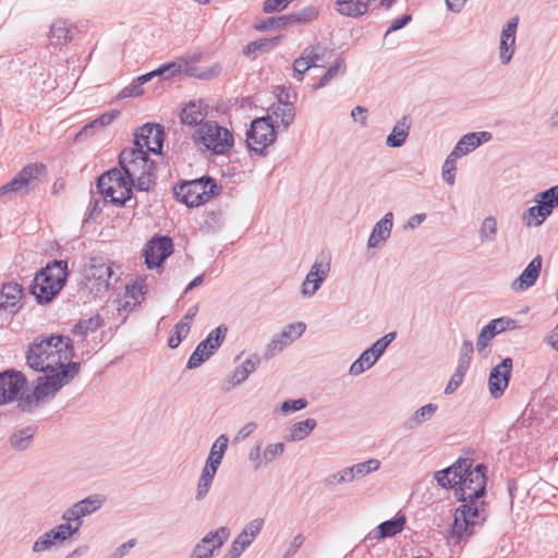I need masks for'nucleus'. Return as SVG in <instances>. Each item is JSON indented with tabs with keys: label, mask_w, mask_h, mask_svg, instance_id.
<instances>
[{
	"label": "nucleus",
	"mask_w": 558,
	"mask_h": 558,
	"mask_svg": "<svg viewBox=\"0 0 558 558\" xmlns=\"http://www.w3.org/2000/svg\"><path fill=\"white\" fill-rule=\"evenodd\" d=\"M73 356V341L69 337L51 335L34 339L26 352V364L45 375L37 378L32 393L21 396L17 405L23 412H33L78 375L81 364L72 362Z\"/></svg>",
	"instance_id": "obj_1"
},
{
	"label": "nucleus",
	"mask_w": 558,
	"mask_h": 558,
	"mask_svg": "<svg viewBox=\"0 0 558 558\" xmlns=\"http://www.w3.org/2000/svg\"><path fill=\"white\" fill-rule=\"evenodd\" d=\"M486 470L484 464L472 469L469 459H459L451 466L437 471L435 480L444 488L456 487V496L462 502L454 511L450 539L454 544L471 537L475 529L487 519L485 502L480 501L486 493Z\"/></svg>",
	"instance_id": "obj_2"
},
{
	"label": "nucleus",
	"mask_w": 558,
	"mask_h": 558,
	"mask_svg": "<svg viewBox=\"0 0 558 558\" xmlns=\"http://www.w3.org/2000/svg\"><path fill=\"white\" fill-rule=\"evenodd\" d=\"M119 166L141 192H148L156 182V165L143 149L124 148L119 155Z\"/></svg>",
	"instance_id": "obj_3"
},
{
	"label": "nucleus",
	"mask_w": 558,
	"mask_h": 558,
	"mask_svg": "<svg viewBox=\"0 0 558 558\" xmlns=\"http://www.w3.org/2000/svg\"><path fill=\"white\" fill-rule=\"evenodd\" d=\"M68 263L53 260L41 268L31 284V292L39 304L49 303L62 290L68 279Z\"/></svg>",
	"instance_id": "obj_4"
},
{
	"label": "nucleus",
	"mask_w": 558,
	"mask_h": 558,
	"mask_svg": "<svg viewBox=\"0 0 558 558\" xmlns=\"http://www.w3.org/2000/svg\"><path fill=\"white\" fill-rule=\"evenodd\" d=\"M118 168L102 173L97 180V189L105 198L116 205H124L132 196L133 182Z\"/></svg>",
	"instance_id": "obj_5"
},
{
	"label": "nucleus",
	"mask_w": 558,
	"mask_h": 558,
	"mask_svg": "<svg viewBox=\"0 0 558 558\" xmlns=\"http://www.w3.org/2000/svg\"><path fill=\"white\" fill-rule=\"evenodd\" d=\"M46 175L47 167L44 163H28L11 181L0 187V196L26 195L37 189Z\"/></svg>",
	"instance_id": "obj_6"
},
{
	"label": "nucleus",
	"mask_w": 558,
	"mask_h": 558,
	"mask_svg": "<svg viewBox=\"0 0 558 558\" xmlns=\"http://www.w3.org/2000/svg\"><path fill=\"white\" fill-rule=\"evenodd\" d=\"M217 189L216 181L209 177L186 181L173 187L177 199L189 207H197L208 202Z\"/></svg>",
	"instance_id": "obj_7"
},
{
	"label": "nucleus",
	"mask_w": 558,
	"mask_h": 558,
	"mask_svg": "<svg viewBox=\"0 0 558 558\" xmlns=\"http://www.w3.org/2000/svg\"><path fill=\"white\" fill-rule=\"evenodd\" d=\"M194 141L202 143L216 155L227 154L233 146V134L217 122H205L194 134Z\"/></svg>",
	"instance_id": "obj_8"
},
{
	"label": "nucleus",
	"mask_w": 558,
	"mask_h": 558,
	"mask_svg": "<svg viewBox=\"0 0 558 558\" xmlns=\"http://www.w3.org/2000/svg\"><path fill=\"white\" fill-rule=\"evenodd\" d=\"M277 133L270 117L256 118L252 121L246 132L247 147L256 154L263 155L264 150L276 141Z\"/></svg>",
	"instance_id": "obj_9"
},
{
	"label": "nucleus",
	"mask_w": 558,
	"mask_h": 558,
	"mask_svg": "<svg viewBox=\"0 0 558 558\" xmlns=\"http://www.w3.org/2000/svg\"><path fill=\"white\" fill-rule=\"evenodd\" d=\"M163 128L155 123H146L138 128L134 134V148H140L153 154H160L163 144Z\"/></svg>",
	"instance_id": "obj_10"
},
{
	"label": "nucleus",
	"mask_w": 558,
	"mask_h": 558,
	"mask_svg": "<svg viewBox=\"0 0 558 558\" xmlns=\"http://www.w3.org/2000/svg\"><path fill=\"white\" fill-rule=\"evenodd\" d=\"M105 501L106 498L102 495H90L68 508L62 514V520L77 526L78 531L83 524V518L100 509Z\"/></svg>",
	"instance_id": "obj_11"
},
{
	"label": "nucleus",
	"mask_w": 558,
	"mask_h": 558,
	"mask_svg": "<svg viewBox=\"0 0 558 558\" xmlns=\"http://www.w3.org/2000/svg\"><path fill=\"white\" fill-rule=\"evenodd\" d=\"M77 533V526L72 523H61L40 535L33 545L34 553L48 550L53 546L63 544Z\"/></svg>",
	"instance_id": "obj_12"
},
{
	"label": "nucleus",
	"mask_w": 558,
	"mask_h": 558,
	"mask_svg": "<svg viewBox=\"0 0 558 558\" xmlns=\"http://www.w3.org/2000/svg\"><path fill=\"white\" fill-rule=\"evenodd\" d=\"M306 329V325L302 322L290 324L283 330L276 335L266 345L264 357L270 360L277 353L281 352L287 345L300 338Z\"/></svg>",
	"instance_id": "obj_13"
},
{
	"label": "nucleus",
	"mask_w": 558,
	"mask_h": 558,
	"mask_svg": "<svg viewBox=\"0 0 558 558\" xmlns=\"http://www.w3.org/2000/svg\"><path fill=\"white\" fill-rule=\"evenodd\" d=\"M26 384L25 375L19 371L0 373V404L15 400Z\"/></svg>",
	"instance_id": "obj_14"
},
{
	"label": "nucleus",
	"mask_w": 558,
	"mask_h": 558,
	"mask_svg": "<svg viewBox=\"0 0 558 558\" xmlns=\"http://www.w3.org/2000/svg\"><path fill=\"white\" fill-rule=\"evenodd\" d=\"M172 252L173 243L169 236L154 238L145 245V263L148 268L158 267Z\"/></svg>",
	"instance_id": "obj_15"
},
{
	"label": "nucleus",
	"mask_w": 558,
	"mask_h": 558,
	"mask_svg": "<svg viewBox=\"0 0 558 558\" xmlns=\"http://www.w3.org/2000/svg\"><path fill=\"white\" fill-rule=\"evenodd\" d=\"M229 535L230 531L226 526L207 533L194 547L191 558H211L214 551L223 545Z\"/></svg>",
	"instance_id": "obj_16"
},
{
	"label": "nucleus",
	"mask_w": 558,
	"mask_h": 558,
	"mask_svg": "<svg viewBox=\"0 0 558 558\" xmlns=\"http://www.w3.org/2000/svg\"><path fill=\"white\" fill-rule=\"evenodd\" d=\"M512 367V359L506 357L490 371L488 377V388L490 395L494 398H499L502 396L504 391L508 387Z\"/></svg>",
	"instance_id": "obj_17"
},
{
	"label": "nucleus",
	"mask_w": 558,
	"mask_h": 558,
	"mask_svg": "<svg viewBox=\"0 0 558 558\" xmlns=\"http://www.w3.org/2000/svg\"><path fill=\"white\" fill-rule=\"evenodd\" d=\"M518 24L519 17L513 16L502 27L499 45V58L502 64H508L513 57Z\"/></svg>",
	"instance_id": "obj_18"
},
{
	"label": "nucleus",
	"mask_w": 558,
	"mask_h": 558,
	"mask_svg": "<svg viewBox=\"0 0 558 558\" xmlns=\"http://www.w3.org/2000/svg\"><path fill=\"white\" fill-rule=\"evenodd\" d=\"M330 270V264L328 262L323 263L316 260L308 274L306 275L305 280L302 284V293L304 296H312L319 289L320 284L325 281Z\"/></svg>",
	"instance_id": "obj_19"
},
{
	"label": "nucleus",
	"mask_w": 558,
	"mask_h": 558,
	"mask_svg": "<svg viewBox=\"0 0 558 558\" xmlns=\"http://www.w3.org/2000/svg\"><path fill=\"white\" fill-rule=\"evenodd\" d=\"M112 268L109 264L105 263L101 258H92L87 268L86 277L88 280L96 281V290H108L111 286Z\"/></svg>",
	"instance_id": "obj_20"
},
{
	"label": "nucleus",
	"mask_w": 558,
	"mask_h": 558,
	"mask_svg": "<svg viewBox=\"0 0 558 558\" xmlns=\"http://www.w3.org/2000/svg\"><path fill=\"white\" fill-rule=\"evenodd\" d=\"M543 258L541 255H536L521 272V275L511 282V289L513 291H525L533 287L542 270Z\"/></svg>",
	"instance_id": "obj_21"
},
{
	"label": "nucleus",
	"mask_w": 558,
	"mask_h": 558,
	"mask_svg": "<svg viewBox=\"0 0 558 558\" xmlns=\"http://www.w3.org/2000/svg\"><path fill=\"white\" fill-rule=\"evenodd\" d=\"M23 289L16 282L4 283L0 290V310L15 313L21 307Z\"/></svg>",
	"instance_id": "obj_22"
},
{
	"label": "nucleus",
	"mask_w": 558,
	"mask_h": 558,
	"mask_svg": "<svg viewBox=\"0 0 558 558\" xmlns=\"http://www.w3.org/2000/svg\"><path fill=\"white\" fill-rule=\"evenodd\" d=\"M392 227L393 214L389 211L373 227L367 240V246L373 248L386 242L391 234Z\"/></svg>",
	"instance_id": "obj_23"
},
{
	"label": "nucleus",
	"mask_w": 558,
	"mask_h": 558,
	"mask_svg": "<svg viewBox=\"0 0 558 558\" xmlns=\"http://www.w3.org/2000/svg\"><path fill=\"white\" fill-rule=\"evenodd\" d=\"M207 116V107L202 101H190L180 113V120L186 125H198Z\"/></svg>",
	"instance_id": "obj_24"
},
{
	"label": "nucleus",
	"mask_w": 558,
	"mask_h": 558,
	"mask_svg": "<svg viewBox=\"0 0 558 558\" xmlns=\"http://www.w3.org/2000/svg\"><path fill=\"white\" fill-rule=\"evenodd\" d=\"M412 120L409 116H403L393 126L391 133L386 138V145L391 148L401 147L410 133Z\"/></svg>",
	"instance_id": "obj_25"
},
{
	"label": "nucleus",
	"mask_w": 558,
	"mask_h": 558,
	"mask_svg": "<svg viewBox=\"0 0 558 558\" xmlns=\"http://www.w3.org/2000/svg\"><path fill=\"white\" fill-rule=\"evenodd\" d=\"M144 287L133 284L126 287L125 293L123 298L119 301L118 312L121 315L122 313H129L137 307L144 299Z\"/></svg>",
	"instance_id": "obj_26"
},
{
	"label": "nucleus",
	"mask_w": 558,
	"mask_h": 558,
	"mask_svg": "<svg viewBox=\"0 0 558 558\" xmlns=\"http://www.w3.org/2000/svg\"><path fill=\"white\" fill-rule=\"evenodd\" d=\"M260 363V359L257 354H254L246 359L239 367H236L229 377V383L234 387L247 379V377L254 373Z\"/></svg>",
	"instance_id": "obj_27"
},
{
	"label": "nucleus",
	"mask_w": 558,
	"mask_h": 558,
	"mask_svg": "<svg viewBox=\"0 0 558 558\" xmlns=\"http://www.w3.org/2000/svg\"><path fill=\"white\" fill-rule=\"evenodd\" d=\"M75 27L66 21L57 20L50 28V38L53 46H61L72 39Z\"/></svg>",
	"instance_id": "obj_28"
},
{
	"label": "nucleus",
	"mask_w": 558,
	"mask_h": 558,
	"mask_svg": "<svg viewBox=\"0 0 558 558\" xmlns=\"http://www.w3.org/2000/svg\"><path fill=\"white\" fill-rule=\"evenodd\" d=\"M381 353L376 349H373V344L366 349L357 360H355L350 366L349 373L353 376H357L373 366L376 361L380 357Z\"/></svg>",
	"instance_id": "obj_29"
},
{
	"label": "nucleus",
	"mask_w": 558,
	"mask_h": 558,
	"mask_svg": "<svg viewBox=\"0 0 558 558\" xmlns=\"http://www.w3.org/2000/svg\"><path fill=\"white\" fill-rule=\"evenodd\" d=\"M405 517L398 515L380 523L374 532L375 539L392 537L404 529Z\"/></svg>",
	"instance_id": "obj_30"
},
{
	"label": "nucleus",
	"mask_w": 558,
	"mask_h": 558,
	"mask_svg": "<svg viewBox=\"0 0 558 558\" xmlns=\"http://www.w3.org/2000/svg\"><path fill=\"white\" fill-rule=\"evenodd\" d=\"M438 407L434 403H428L420 409H417L411 417H409L404 423L403 427L405 429H413L422 425L432 418V416L436 413Z\"/></svg>",
	"instance_id": "obj_31"
},
{
	"label": "nucleus",
	"mask_w": 558,
	"mask_h": 558,
	"mask_svg": "<svg viewBox=\"0 0 558 558\" xmlns=\"http://www.w3.org/2000/svg\"><path fill=\"white\" fill-rule=\"evenodd\" d=\"M180 72L181 65L172 62L163 64L149 73L143 74L138 76L135 81H137L143 86L145 83L149 82L154 77L158 76L161 80H168L174 76L175 74H179Z\"/></svg>",
	"instance_id": "obj_32"
},
{
	"label": "nucleus",
	"mask_w": 558,
	"mask_h": 558,
	"mask_svg": "<svg viewBox=\"0 0 558 558\" xmlns=\"http://www.w3.org/2000/svg\"><path fill=\"white\" fill-rule=\"evenodd\" d=\"M316 425L317 422L315 418H306L293 424L289 435L286 436L287 441H300L305 439L315 429Z\"/></svg>",
	"instance_id": "obj_33"
},
{
	"label": "nucleus",
	"mask_w": 558,
	"mask_h": 558,
	"mask_svg": "<svg viewBox=\"0 0 558 558\" xmlns=\"http://www.w3.org/2000/svg\"><path fill=\"white\" fill-rule=\"evenodd\" d=\"M102 325H104V318L99 314H95V315L90 316L87 319L78 320L74 325V327L72 329V332H73L74 336H78L81 338H85L89 333L96 331Z\"/></svg>",
	"instance_id": "obj_34"
},
{
	"label": "nucleus",
	"mask_w": 558,
	"mask_h": 558,
	"mask_svg": "<svg viewBox=\"0 0 558 558\" xmlns=\"http://www.w3.org/2000/svg\"><path fill=\"white\" fill-rule=\"evenodd\" d=\"M35 434L33 426H26L15 430L10 437V445L14 450L23 451L28 448Z\"/></svg>",
	"instance_id": "obj_35"
},
{
	"label": "nucleus",
	"mask_w": 558,
	"mask_h": 558,
	"mask_svg": "<svg viewBox=\"0 0 558 558\" xmlns=\"http://www.w3.org/2000/svg\"><path fill=\"white\" fill-rule=\"evenodd\" d=\"M535 203H541L545 213L549 217L554 208L558 207V185L551 186L550 189L537 193L534 197Z\"/></svg>",
	"instance_id": "obj_36"
},
{
	"label": "nucleus",
	"mask_w": 558,
	"mask_h": 558,
	"mask_svg": "<svg viewBox=\"0 0 558 558\" xmlns=\"http://www.w3.org/2000/svg\"><path fill=\"white\" fill-rule=\"evenodd\" d=\"M493 135L490 132H472L463 135L459 143L464 147H468V151H472L481 146L483 143H487L492 140Z\"/></svg>",
	"instance_id": "obj_37"
},
{
	"label": "nucleus",
	"mask_w": 558,
	"mask_h": 558,
	"mask_svg": "<svg viewBox=\"0 0 558 558\" xmlns=\"http://www.w3.org/2000/svg\"><path fill=\"white\" fill-rule=\"evenodd\" d=\"M498 231L497 219L494 216H487L478 229L481 243H490L495 241Z\"/></svg>",
	"instance_id": "obj_38"
},
{
	"label": "nucleus",
	"mask_w": 558,
	"mask_h": 558,
	"mask_svg": "<svg viewBox=\"0 0 558 558\" xmlns=\"http://www.w3.org/2000/svg\"><path fill=\"white\" fill-rule=\"evenodd\" d=\"M548 218L541 203H536V205L530 207L523 214L524 225L527 227H539L543 222Z\"/></svg>",
	"instance_id": "obj_39"
},
{
	"label": "nucleus",
	"mask_w": 558,
	"mask_h": 558,
	"mask_svg": "<svg viewBox=\"0 0 558 558\" xmlns=\"http://www.w3.org/2000/svg\"><path fill=\"white\" fill-rule=\"evenodd\" d=\"M215 352L209 350L208 347L202 341L197 344L194 352L191 354L186 367L194 369L199 367L205 361H207Z\"/></svg>",
	"instance_id": "obj_40"
},
{
	"label": "nucleus",
	"mask_w": 558,
	"mask_h": 558,
	"mask_svg": "<svg viewBox=\"0 0 558 558\" xmlns=\"http://www.w3.org/2000/svg\"><path fill=\"white\" fill-rule=\"evenodd\" d=\"M227 332L228 327L225 324L219 325L217 328L210 331L206 339H204L202 342L205 343L209 350L216 352L225 341Z\"/></svg>",
	"instance_id": "obj_41"
},
{
	"label": "nucleus",
	"mask_w": 558,
	"mask_h": 558,
	"mask_svg": "<svg viewBox=\"0 0 558 558\" xmlns=\"http://www.w3.org/2000/svg\"><path fill=\"white\" fill-rule=\"evenodd\" d=\"M288 16L290 17V24H306L317 19L318 10L313 5H308L291 14H288Z\"/></svg>",
	"instance_id": "obj_42"
},
{
	"label": "nucleus",
	"mask_w": 558,
	"mask_h": 558,
	"mask_svg": "<svg viewBox=\"0 0 558 558\" xmlns=\"http://www.w3.org/2000/svg\"><path fill=\"white\" fill-rule=\"evenodd\" d=\"M279 40V37H275L272 39H267V38H264V39H259V40H254V41H251L248 43L244 49H243V53L246 56V57H253L255 58L257 53H260V52H265L268 50V48L272 45V44H276L277 41Z\"/></svg>",
	"instance_id": "obj_43"
},
{
	"label": "nucleus",
	"mask_w": 558,
	"mask_h": 558,
	"mask_svg": "<svg viewBox=\"0 0 558 558\" xmlns=\"http://www.w3.org/2000/svg\"><path fill=\"white\" fill-rule=\"evenodd\" d=\"M191 326L187 322L180 320L173 328V333L168 339V345L175 349L190 332Z\"/></svg>",
	"instance_id": "obj_44"
},
{
	"label": "nucleus",
	"mask_w": 558,
	"mask_h": 558,
	"mask_svg": "<svg viewBox=\"0 0 558 558\" xmlns=\"http://www.w3.org/2000/svg\"><path fill=\"white\" fill-rule=\"evenodd\" d=\"M353 478L363 477L372 472L377 471L380 468V461L377 459H369L367 461L356 463L352 466Z\"/></svg>",
	"instance_id": "obj_45"
},
{
	"label": "nucleus",
	"mask_w": 558,
	"mask_h": 558,
	"mask_svg": "<svg viewBox=\"0 0 558 558\" xmlns=\"http://www.w3.org/2000/svg\"><path fill=\"white\" fill-rule=\"evenodd\" d=\"M326 51L327 49L325 47H323L320 44H317L315 46L306 47L302 54L311 63L312 68H316L322 66L319 62L323 61Z\"/></svg>",
	"instance_id": "obj_46"
},
{
	"label": "nucleus",
	"mask_w": 558,
	"mask_h": 558,
	"mask_svg": "<svg viewBox=\"0 0 558 558\" xmlns=\"http://www.w3.org/2000/svg\"><path fill=\"white\" fill-rule=\"evenodd\" d=\"M344 72V61L342 59H338L333 65H331L327 72L323 75L319 82L314 85V89H319L325 87L330 83L332 78L342 74Z\"/></svg>",
	"instance_id": "obj_47"
},
{
	"label": "nucleus",
	"mask_w": 558,
	"mask_h": 558,
	"mask_svg": "<svg viewBox=\"0 0 558 558\" xmlns=\"http://www.w3.org/2000/svg\"><path fill=\"white\" fill-rule=\"evenodd\" d=\"M272 114L280 120L283 129H288L295 117L293 105H279L274 108Z\"/></svg>",
	"instance_id": "obj_48"
},
{
	"label": "nucleus",
	"mask_w": 558,
	"mask_h": 558,
	"mask_svg": "<svg viewBox=\"0 0 558 558\" xmlns=\"http://www.w3.org/2000/svg\"><path fill=\"white\" fill-rule=\"evenodd\" d=\"M229 438L227 435H220L216 441L213 444L208 459L216 461L217 463H221L225 452L228 448Z\"/></svg>",
	"instance_id": "obj_49"
},
{
	"label": "nucleus",
	"mask_w": 558,
	"mask_h": 558,
	"mask_svg": "<svg viewBox=\"0 0 558 558\" xmlns=\"http://www.w3.org/2000/svg\"><path fill=\"white\" fill-rule=\"evenodd\" d=\"M289 19L290 17L288 15L268 17L256 24L255 28L263 32L276 27H286L287 25H290Z\"/></svg>",
	"instance_id": "obj_50"
},
{
	"label": "nucleus",
	"mask_w": 558,
	"mask_h": 558,
	"mask_svg": "<svg viewBox=\"0 0 558 558\" xmlns=\"http://www.w3.org/2000/svg\"><path fill=\"white\" fill-rule=\"evenodd\" d=\"M497 331L492 327L490 323L482 328L476 340V349L483 351L489 343V341L497 336Z\"/></svg>",
	"instance_id": "obj_51"
},
{
	"label": "nucleus",
	"mask_w": 558,
	"mask_h": 558,
	"mask_svg": "<svg viewBox=\"0 0 558 558\" xmlns=\"http://www.w3.org/2000/svg\"><path fill=\"white\" fill-rule=\"evenodd\" d=\"M213 482H214V477L201 473V476L197 482L196 494H195V499L197 501L203 500L207 496V494L213 485Z\"/></svg>",
	"instance_id": "obj_52"
},
{
	"label": "nucleus",
	"mask_w": 558,
	"mask_h": 558,
	"mask_svg": "<svg viewBox=\"0 0 558 558\" xmlns=\"http://www.w3.org/2000/svg\"><path fill=\"white\" fill-rule=\"evenodd\" d=\"M351 471L352 469L350 466L344 468L343 470L328 476L325 482L328 485L351 483L354 480Z\"/></svg>",
	"instance_id": "obj_53"
},
{
	"label": "nucleus",
	"mask_w": 558,
	"mask_h": 558,
	"mask_svg": "<svg viewBox=\"0 0 558 558\" xmlns=\"http://www.w3.org/2000/svg\"><path fill=\"white\" fill-rule=\"evenodd\" d=\"M473 351L474 347L472 341L464 340L460 349V359L458 366L468 369L472 359Z\"/></svg>",
	"instance_id": "obj_54"
},
{
	"label": "nucleus",
	"mask_w": 558,
	"mask_h": 558,
	"mask_svg": "<svg viewBox=\"0 0 558 558\" xmlns=\"http://www.w3.org/2000/svg\"><path fill=\"white\" fill-rule=\"evenodd\" d=\"M489 323L492 327L495 328L497 333L504 332L506 330H513L518 327L517 320L509 317L495 318Z\"/></svg>",
	"instance_id": "obj_55"
},
{
	"label": "nucleus",
	"mask_w": 558,
	"mask_h": 558,
	"mask_svg": "<svg viewBox=\"0 0 558 558\" xmlns=\"http://www.w3.org/2000/svg\"><path fill=\"white\" fill-rule=\"evenodd\" d=\"M456 160L447 157L442 165V179L449 185H453L456 181Z\"/></svg>",
	"instance_id": "obj_56"
},
{
	"label": "nucleus",
	"mask_w": 558,
	"mask_h": 558,
	"mask_svg": "<svg viewBox=\"0 0 558 558\" xmlns=\"http://www.w3.org/2000/svg\"><path fill=\"white\" fill-rule=\"evenodd\" d=\"M466 371L468 369L461 368L460 366L457 367L456 372L453 373V375L451 376L449 383L447 384V386L445 388L446 395H450L454 390L458 389V387L462 384V380H463V377H464V374Z\"/></svg>",
	"instance_id": "obj_57"
},
{
	"label": "nucleus",
	"mask_w": 558,
	"mask_h": 558,
	"mask_svg": "<svg viewBox=\"0 0 558 558\" xmlns=\"http://www.w3.org/2000/svg\"><path fill=\"white\" fill-rule=\"evenodd\" d=\"M284 451V444L283 442H277L271 444L266 447L264 450V459L266 462H271L276 458L280 457Z\"/></svg>",
	"instance_id": "obj_58"
},
{
	"label": "nucleus",
	"mask_w": 558,
	"mask_h": 558,
	"mask_svg": "<svg viewBox=\"0 0 558 558\" xmlns=\"http://www.w3.org/2000/svg\"><path fill=\"white\" fill-rule=\"evenodd\" d=\"M311 63L304 58L303 54L294 60L293 62V70L295 74L298 75L299 81H303L304 74L307 70H310Z\"/></svg>",
	"instance_id": "obj_59"
},
{
	"label": "nucleus",
	"mask_w": 558,
	"mask_h": 558,
	"mask_svg": "<svg viewBox=\"0 0 558 558\" xmlns=\"http://www.w3.org/2000/svg\"><path fill=\"white\" fill-rule=\"evenodd\" d=\"M264 522H265L264 519L256 518V519L250 521L244 526V529L242 531L246 532L247 536H250L251 538L254 539L259 534V532L264 525Z\"/></svg>",
	"instance_id": "obj_60"
},
{
	"label": "nucleus",
	"mask_w": 558,
	"mask_h": 558,
	"mask_svg": "<svg viewBox=\"0 0 558 558\" xmlns=\"http://www.w3.org/2000/svg\"><path fill=\"white\" fill-rule=\"evenodd\" d=\"M143 94H144L143 86L137 81H134L131 85L124 87L120 92L119 97L120 98L135 97V96H141Z\"/></svg>",
	"instance_id": "obj_61"
},
{
	"label": "nucleus",
	"mask_w": 558,
	"mask_h": 558,
	"mask_svg": "<svg viewBox=\"0 0 558 558\" xmlns=\"http://www.w3.org/2000/svg\"><path fill=\"white\" fill-rule=\"evenodd\" d=\"M307 405V401L303 398L295 400H287L281 404V411L288 413L291 411H299Z\"/></svg>",
	"instance_id": "obj_62"
},
{
	"label": "nucleus",
	"mask_w": 558,
	"mask_h": 558,
	"mask_svg": "<svg viewBox=\"0 0 558 558\" xmlns=\"http://www.w3.org/2000/svg\"><path fill=\"white\" fill-rule=\"evenodd\" d=\"M102 128L96 123V119L83 126V129L76 134L75 141L86 140L94 132L101 130Z\"/></svg>",
	"instance_id": "obj_63"
},
{
	"label": "nucleus",
	"mask_w": 558,
	"mask_h": 558,
	"mask_svg": "<svg viewBox=\"0 0 558 558\" xmlns=\"http://www.w3.org/2000/svg\"><path fill=\"white\" fill-rule=\"evenodd\" d=\"M396 336L397 333L395 331L385 335L383 338L373 343V349H376L379 351V353L383 354L387 347L396 339Z\"/></svg>",
	"instance_id": "obj_64"
}]
</instances>
